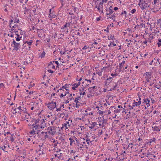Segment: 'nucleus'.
<instances>
[{
	"instance_id": "f257e3e1",
	"label": "nucleus",
	"mask_w": 161,
	"mask_h": 161,
	"mask_svg": "<svg viewBox=\"0 0 161 161\" xmlns=\"http://www.w3.org/2000/svg\"><path fill=\"white\" fill-rule=\"evenodd\" d=\"M56 103L52 101L51 102L49 103L47 105V107L50 110H53L56 108Z\"/></svg>"
},
{
	"instance_id": "f03ea898",
	"label": "nucleus",
	"mask_w": 161,
	"mask_h": 161,
	"mask_svg": "<svg viewBox=\"0 0 161 161\" xmlns=\"http://www.w3.org/2000/svg\"><path fill=\"white\" fill-rule=\"evenodd\" d=\"M113 78L112 77H109L107 78L106 80V81L104 82L105 86H107L109 85L111 82L112 81Z\"/></svg>"
},
{
	"instance_id": "7ed1b4c3",
	"label": "nucleus",
	"mask_w": 161,
	"mask_h": 161,
	"mask_svg": "<svg viewBox=\"0 0 161 161\" xmlns=\"http://www.w3.org/2000/svg\"><path fill=\"white\" fill-rule=\"evenodd\" d=\"M112 8V6H111L109 8L108 10L106 9L107 12L106 14L107 15H110L114 12V11L113 10Z\"/></svg>"
},
{
	"instance_id": "20e7f679",
	"label": "nucleus",
	"mask_w": 161,
	"mask_h": 161,
	"mask_svg": "<svg viewBox=\"0 0 161 161\" xmlns=\"http://www.w3.org/2000/svg\"><path fill=\"white\" fill-rule=\"evenodd\" d=\"M14 32L15 33V34L17 36V37H15L16 40L17 41H19L22 38V36H20L18 32L16 31H14Z\"/></svg>"
},
{
	"instance_id": "39448f33",
	"label": "nucleus",
	"mask_w": 161,
	"mask_h": 161,
	"mask_svg": "<svg viewBox=\"0 0 161 161\" xmlns=\"http://www.w3.org/2000/svg\"><path fill=\"white\" fill-rule=\"evenodd\" d=\"M14 48L13 49V50H15L16 51H17L18 49H19V48L20 47V45L19 43H16V44L13 47Z\"/></svg>"
},
{
	"instance_id": "423d86ee",
	"label": "nucleus",
	"mask_w": 161,
	"mask_h": 161,
	"mask_svg": "<svg viewBox=\"0 0 161 161\" xmlns=\"http://www.w3.org/2000/svg\"><path fill=\"white\" fill-rule=\"evenodd\" d=\"M149 7V5L148 3H146L145 2L144 3V4H142V6H140L141 9L143 10L145 9L146 8Z\"/></svg>"
},
{
	"instance_id": "0eeeda50",
	"label": "nucleus",
	"mask_w": 161,
	"mask_h": 161,
	"mask_svg": "<svg viewBox=\"0 0 161 161\" xmlns=\"http://www.w3.org/2000/svg\"><path fill=\"white\" fill-rule=\"evenodd\" d=\"M78 19V17H76L75 19L74 20H71V21L70 22V23H71V26H73L74 25L76 24L77 22V20Z\"/></svg>"
},
{
	"instance_id": "6e6552de",
	"label": "nucleus",
	"mask_w": 161,
	"mask_h": 161,
	"mask_svg": "<svg viewBox=\"0 0 161 161\" xmlns=\"http://www.w3.org/2000/svg\"><path fill=\"white\" fill-rule=\"evenodd\" d=\"M42 122L41 123V124H43V125H40V127L41 128L43 129L44 128V126L46 125V123H45V121L44 120V119H42V120L41 119Z\"/></svg>"
},
{
	"instance_id": "1a4fd4ad",
	"label": "nucleus",
	"mask_w": 161,
	"mask_h": 161,
	"mask_svg": "<svg viewBox=\"0 0 161 161\" xmlns=\"http://www.w3.org/2000/svg\"><path fill=\"white\" fill-rule=\"evenodd\" d=\"M70 85L69 84H66L64 86H62V88L64 89L67 91H69V90L67 89L69 88V85Z\"/></svg>"
},
{
	"instance_id": "9d476101",
	"label": "nucleus",
	"mask_w": 161,
	"mask_h": 161,
	"mask_svg": "<svg viewBox=\"0 0 161 161\" xmlns=\"http://www.w3.org/2000/svg\"><path fill=\"white\" fill-rule=\"evenodd\" d=\"M14 23H19V19H17L16 16L17 17L18 16V14H16V15H14Z\"/></svg>"
},
{
	"instance_id": "9b49d317",
	"label": "nucleus",
	"mask_w": 161,
	"mask_h": 161,
	"mask_svg": "<svg viewBox=\"0 0 161 161\" xmlns=\"http://www.w3.org/2000/svg\"><path fill=\"white\" fill-rule=\"evenodd\" d=\"M144 103H146V104L147 105V107H148L150 106L149 102H150V100H148V98H146L145 99L143 100Z\"/></svg>"
},
{
	"instance_id": "f8f14e48",
	"label": "nucleus",
	"mask_w": 161,
	"mask_h": 161,
	"mask_svg": "<svg viewBox=\"0 0 161 161\" xmlns=\"http://www.w3.org/2000/svg\"><path fill=\"white\" fill-rule=\"evenodd\" d=\"M125 61H123L122 62V63H119V69H120L119 72H120L121 71V69L122 68V67H123L124 64L125 63Z\"/></svg>"
},
{
	"instance_id": "ddd939ff",
	"label": "nucleus",
	"mask_w": 161,
	"mask_h": 161,
	"mask_svg": "<svg viewBox=\"0 0 161 161\" xmlns=\"http://www.w3.org/2000/svg\"><path fill=\"white\" fill-rule=\"evenodd\" d=\"M152 129L153 130L157 131H159L160 129L158 128V127L155 126L154 127H152Z\"/></svg>"
},
{
	"instance_id": "4468645a",
	"label": "nucleus",
	"mask_w": 161,
	"mask_h": 161,
	"mask_svg": "<svg viewBox=\"0 0 161 161\" xmlns=\"http://www.w3.org/2000/svg\"><path fill=\"white\" fill-rule=\"evenodd\" d=\"M18 25L15 24L14 26H12V28L11 29V31H9V32L11 33H12L13 31H16V30H15L14 29V28L16 27H18Z\"/></svg>"
},
{
	"instance_id": "2eb2a0df",
	"label": "nucleus",
	"mask_w": 161,
	"mask_h": 161,
	"mask_svg": "<svg viewBox=\"0 0 161 161\" xmlns=\"http://www.w3.org/2000/svg\"><path fill=\"white\" fill-rule=\"evenodd\" d=\"M141 101H138V102H134L133 103V105H134L135 106H139L141 104Z\"/></svg>"
},
{
	"instance_id": "dca6fc26",
	"label": "nucleus",
	"mask_w": 161,
	"mask_h": 161,
	"mask_svg": "<svg viewBox=\"0 0 161 161\" xmlns=\"http://www.w3.org/2000/svg\"><path fill=\"white\" fill-rule=\"evenodd\" d=\"M97 124L96 122H92L91 124V126H89V128L91 129H93L95 127V126L97 125Z\"/></svg>"
},
{
	"instance_id": "f3484780",
	"label": "nucleus",
	"mask_w": 161,
	"mask_h": 161,
	"mask_svg": "<svg viewBox=\"0 0 161 161\" xmlns=\"http://www.w3.org/2000/svg\"><path fill=\"white\" fill-rule=\"evenodd\" d=\"M139 3L138 5L139 6H142V4H143L144 3H145V1L142 0H139Z\"/></svg>"
},
{
	"instance_id": "a211bd4d",
	"label": "nucleus",
	"mask_w": 161,
	"mask_h": 161,
	"mask_svg": "<svg viewBox=\"0 0 161 161\" xmlns=\"http://www.w3.org/2000/svg\"><path fill=\"white\" fill-rule=\"evenodd\" d=\"M158 42L157 43L158 46V47H160L161 46V39H158Z\"/></svg>"
},
{
	"instance_id": "6ab92c4d",
	"label": "nucleus",
	"mask_w": 161,
	"mask_h": 161,
	"mask_svg": "<svg viewBox=\"0 0 161 161\" xmlns=\"http://www.w3.org/2000/svg\"><path fill=\"white\" fill-rule=\"evenodd\" d=\"M116 14H117L116 13L115 14V13H114L113 15H111V17H108L107 18V19H108L110 18V19H113L114 18V17H115V15Z\"/></svg>"
},
{
	"instance_id": "aec40b11",
	"label": "nucleus",
	"mask_w": 161,
	"mask_h": 161,
	"mask_svg": "<svg viewBox=\"0 0 161 161\" xmlns=\"http://www.w3.org/2000/svg\"><path fill=\"white\" fill-rule=\"evenodd\" d=\"M155 140L156 139L154 137L152 139H150L148 144L149 143H151L152 142H155Z\"/></svg>"
},
{
	"instance_id": "412c9836",
	"label": "nucleus",
	"mask_w": 161,
	"mask_h": 161,
	"mask_svg": "<svg viewBox=\"0 0 161 161\" xmlns=\"http://www.w3.org/2000/svg\"><path fill=\"white\" fill-rule=\"evenodd\" d=\"M32 40H31L30 42L26 41L24 42L25 44L27 43L29 46H31L32 43Z\"/></svg>"
},
{
	"instance_id": "4be33fe9",
	"label": "nucleus",
	"mask_w": 161,
	"mask_h": 161,
	"mask_svg": "<svg viewBox=\"0 0 161 161\" xmlns=\"http://www.w3.org/2000/svg\"><path fill=\"white\" fill-rule=\"evenodd\" d=\"M126 14H127V13H126V11H124L121 13L120 15H121L122 16V17H123V14H125V15L124 16V17L125 18L126 17Z\"/></svg>"
},
{
	"instance_id": "5701e85b",
	"label": "nucleus",
	"mask_w": 161,
	"mask_h": 161,
	"mask_svg": "<svg viewBox=\"0 0 161 161\" xmlns=\"http://www.w3.org/2000/svg\"><path fill=\"white\" fill-rule=\"evenodd\" d=\"M40 121V119H36L35 120V124H33L32 125V126H33L34 125H35L37 124L38 123H39V122Z\"/></svg>"
},
{
	"instance_id": "b1692460",
	"label": "nucleus",
	"mask_w": 161,
	"mask_h": 161,
	"mask_svg": "<svg viewBox=\"0 0 161 161\" xmlns=\"http://www.w3.org/2000/svg\"><path fill=\"white\" fill-rule=\"evenodd\" d=\"M16 42H15V40L13 39V42H12L11 46L12 47H13L15 45V44L16 43Z\"/></svg>"
},
{
	"instance_id": "393cba45",
	"label": "nucleus",
	"mask_w": 161,
	"mask_h": 161,
	"mask_svg": "<svg viewBox=\"0 0 161 161\" xmlns=\"http://www.w3.org/2000/svg\"><path fill=\"white\" fill-rule=\"evenodd\" d=\"M40 127V125L39 124H36L34 126H33V128H34L35 129H37L38 128H39V127Z\"/></svg>"
},
{
	"instance_id": "a878e982",
	"label": "nucleus",
	"mask_w": 161,
	"mask_h": 161,
	"mask_svg": "<svg viewBox=\"0 0 161 161\" xmlns=\"http://www.w3.org/2000/svg\"><path fill=\"white\" fill-rule=\"evenodd\" d=\"M81 98L80 96H78L77 97L75 98L74 102H78V100H79Z\"/></svg>"
},
{
	"instance_id": "bb28decb",
	"label": "nucleus",
	"mask_w": 161,
	"mask_h": 161,
	"mask_svg": "<svg viewBox=\"0 0 161 161\" xmlns=\"http://www.w3.org/2000/svg\"><path fill=\"white\" fill-rule=\"evenodd\" d=\"M75 85H76V83H74L72 85L73 87L72 88L73 90H76L75 88H77V87H76V86H75Z\"/></svg>"
},
{
	"instance_id": "cd10ccee",
	"label": "nucleus",
	"mask_w": 161,
	"mask_h": 161,
	"mask_svg": "<svg viewBox=\"0 0 161 161\" xmlns=\"http://www.w3.org/2000/svg\"><path fill=\"white\" fill-rule=\"evenodd\" d=\"M45 53L44 51L43 52V53L41 54L40 57L41 58H44L45 56Z\"/></svg>"
},
{
	"instance_id": "c85d7f7f",
	"label": "nucleus",
	"mask_w": 161,
	"mask_h": 161,
	"mask_svg": "<svg viewBox=\"0 0 161 161\" xmlns=\"http://www.w3.org/2000/svg\"><path fill=\"white\" fill-rule=\"evenodd\" d=\"M75 102L76 103L75 107L77 108H78L80 105V103L79 102Z\"/></svg>"
},
{
	"instance_id": "c756f323",
	"label": "nucleus",
	"mask_w": 161,
	"mask_h": 161,
	"mask_svg": "<svg viewBox=\"0 0 161 161\" xmlns=\"http://www.w3.org/2000/svg\"><path fill=\"white\" fill-rule=\"evenodd\" d=\"M111 25V24H110V25H108L107 27V30L106 29H104V31H106L107 32H108L109 31L108 30L109 29V27Z\"/></svg>"
},
{
	"instance_id": "7c9ffc66",
	"label": "nucleus",
	"mask_w": 161,
	"mask_h": 161,
	"mask_svg": "<svg viewBox=\"0 0 161 161\" xmlns=\"http://www.w3.org/2000/svg\"><path fill=\"white\" fill-rule=\"evenodd\" d=\"M103 69H102V70H99L98 72L97 73L99 76H101L102 75V72Z\"/></svg>"
},
{
	"instance_id": "2f4dec72",
	"label": "nucleus",
	"mask_w": 161,
	"mask_h": 161,
	"mask_svg": "<svg viewBox=\"0 0 161 161\" xmlns=\"http://www.w3.org/2000/svg\"><path fill=\"white\" fill-rule=\"evenodd\" d=\"M154 86L155 87L157 88L158 89H160V88L161 87V85H154Z\"/></svg>"
},
{
	"instance_id": "473e14b6",
	"label": "nucleus",
	"mask_w": 161,
	"mask_h": 161,
	"mask_svg": "<svg viewBox=\"0 0 161 161\" xmlns=\"http://www.w3.org/2000/svg\"><path fill=\"white\" fill-rule=\"evenodd\" d=\"M29 10V9H27L26 8H25V10H24V14H25L26 13H27Z\"/></svg>"
},
{
	"instance_id": "72a5a7b5",
	"label": "nucleus",
	"mask_w": 161,
	"mask_h": 161,
	"mask_svg": "<svg viewBox=\"0 0 161 161\" xmlns=\"http://www.w3.org/2000/svg\"><path fill=\"white\" fill-rule=\"evenodd\" d=\"M75 34L76 35H78V36H81L80 32L77 31H75Z\"/></svg>"
},
{
	"instance_id": "f704fd0d",
	"label": "nucleus",
	"mask_w": 161,
	"mask_h": 161,
	"mask_svg": "<svg viewBox=\"0 0 161 161\" xmlns=\"http://www.w3.org/2000/svg\"><path fill=\"white\" fill-rule=\"evenodd\" d=\"M120 109H117L114 111L115 113H118L120 112Z\"/></svg>"
},
{
	"instance_id": "c9c22d12",
	"label": "nucleus",
	"mask_w": 161,
	"mask_h": 161,
	"mask_svg": "<svg viewBox=\"0 0 161 161\" xmlns=\"http://www.w3.org/2000/svg\"><path fill=\"white\" fill-rule=\"evenodd\" d=\"M66 23L67 25V27H69L70 26H71V23H70V22L68 23L66 22Z\"/></svg>"
},
{
	"instance_id": "e433bc0d",
	"label": "nucleus",
	"mask_w": 161,
	"mask_h": 161,
	"mask_svg": "<svg viewBox=\"0 0 161 161\" xmlns=\"http://www.w3.org/2000/svg\"><path fill=\"white\" fill-rule=\"evenodd\" d=\"M98 132V135L100 136L103 134V130H99Z\"/></svg>"
},
{
	"instance_id": "4c0bfd02",
	"label": "nucleus",
	"mask_w": 161,
	"mask_h": 161,
	"mask_svg": "<svg viewBox=\"0 0 161 161\" xmlns=\"http://www.w3.org/2000/svg\"><path fill=\"white\" fill-rule=\"evenodd\" d=\"M53 62H55V64H57V66L56 67H58V66H59V63H58V61H53Z\"/></svg>"
},
{
	"instance_id": "58836bf2",
	"label": "nucleus",
	"mask_w": 161,
	"mask_h": 161,
	"mask_svg": "<svg viewBox=\"0 0 161 161\" xmlns=\"http://www.w3.org/2000/svg\"><path fill=\"white\" fill-rule=\"evenodd\" d=\"M152 74L151 72H146V76H151Z\"/></svg>"
},
{
	"instance_id": "ea45409f",
	"label": "nucleus",
	"mask_w": 161,
	"mask_h": 161,
	"mask_svg": "<svg viewBox=\"0 0 161 161\" xmlns=\"http://www.w3.org/2000/svg\"><path fill=\"white\" fill-rule=\"evenodd\" d=\"M111 44H113L114 47V46H116V44H115L114 43H113L112 42H111L108 45V46L109 47H110L111 46Z\"/></svg>"
},
{
	"instance_id": "a19ab883",
	"label": "nucleus",
	"mask_w": 161,
	"mask_h": 161,
	"mask_svg": "<svg viewBox=\"0 0 161 161\" xmlns=\"http://www.w3.org/2000/svg\"><path fill=\"white\" fill-rule=\"evenodd\" d=\"M129 107H130V108L129 109L130 110H131V109H133V107H135L134 105H133L132 107L130 105H129Z\"/></svg>"
},
{
	"instance_id": "79ce46f5",
	"label": "nucleus",
	"mask_w": 161,
	"mask_h": 161,
	"mask_svg": "<svg viewBox=\"0 0 161 161\" xmlns=\"http://www.w3.org/2000/svg\"><path fill=\"white\" fill-rule=\"evenodd\" d=\"M4 85L3 83H1L0 84V89L1 88L4 87Z\"/></svg>"
},
{
	"instance_id": "37998d69",
	"label": "nucleus",
	"mask_w": 161,
	"mask_h": 161,
	"mask_svg": "<svg viewBox=\"0 0 161 161\" xmlns=\"http://www.w3.org/2000/svg\"><path fill=\"white\" fill-rule=\"evenodd\" d=\"M156 80L155 79H154V80H153V82H152V83H150L149 84V86H151L153 85V84L154 83V81H155Z\"/></svg>"
},
{
	"instance_id": "c03bdc74",
	"label": "nucleus",
	"mask_w": 161,
	"mask_h": 161,
	"mask_svg": "<svg viewBox=\"0 0 161 161\" xmlns=\"http://www.w3.org/2000/svg\"><path fill=\"white\" fill-rule=\"evenodd\" d=\"M23 111L24 112V113H26L27 114H28V115L29 116H30V114H28L27 112H26V111H27V109H26V108H24V109L23 110Z\"/></svg>"
},
{
	"instance_id": "a18cd8bd",
	"label": "nucleus",
	"mask_w": 161,
	"mask_h": 161,
	"mask_svg": "<svg viewBox=\"0 0 161 161\" xmlns=\"http://www.w3.org/2000/svg\"><path fill=\"white\" fill-rule=\"evenodd\" d=\"M110 38L113 40H115V38L114 37V36L111 35L110 36Z\"/></svg>"
},
{
	"instance_id": "49530a36",
	"label": "nucleus",
	"mask_w": 161,
	"mask_h": 161,
	"mask_svg": "<svg viewBox=\"0 0 161 161\" xmlns=\"http://www.w3.org/2000/svg\"><path fill=\"white\" fill-rule=\"evenodd\" d=\"M98 110V113L100 114H103V112L101 111V110Z\"/></svg>"
},
{
	"instance_id": "de8ad7c7",
	"label": "nucleus",
	"mask_w": 161,
	"mask_h": 161,
	"mask_svg": "<svg viewBox=\"0 0 161 161\" xmlns=\"http://www.w3.org/2000/svg\"><path fill=\"white\" fill-rule=\"evenodd\" d=\"M47 71L51 73H53L54 72L53 71L50 69H48L47 70Z\"/></svg>"
},
{
	"instance_id": "09e8293b",
	"label": "nucleus",
	"mask_w": 161,
	"mask_h": 161,
	"mask_svg": "<svg viewBox=\"0 0 161 161\" xmlns=\"http://www.w3.org/2000/svg\"><path fill=\"white\" fill-rule=\"evenodd\" d=\"M136 11V9H133L131 10V12L132 14H134Z\"/></svg>"
},
{
	"instance_id": "8fccbe9b",
	"label": "nucleus",
	"mask_w": 161,
	"mask_h": 161,
	"mask_svg": "<svg viewBox=\"0 0 161 161\" xmlns=\"http://www.w3.org/2000/svg\"><path fill=\"white\" fill-rule=\"evenodd\" d=\"M117 85H118L117 84V83L114 86L113 88H112L113 90H115L116 88V86H117Z\"/></svg>"
},
{
	"instance_id": "3c124183",
	"label": "nucleus",
	"mask_w": 161,
	"mask_h": 161,
	"mask_svg": "<svg viewBox=\"0 0 161 161\" xmlns=\"http://www.w3.org/2000/svg\"><path fill=\"white\" fill-rule=\"evenodd\" d=\"M67 27V25H66V23H65V24L64 25V26H63L61 28L62 29H64L65 28H66Z\"/></svg>"
},
{
	"instance_id": "603ef678",
	"label": "nucleus",
	"mask_w": 161,
	"mask_h": 161,
	"mask_svg": "<svg viewBox=\"0 0 161 161\" xmlns=\"http://www.w3.org/2000/svg\"><path fill=\"white\" fill-rule=\"evenodd\" d=\"M89 47H87L86 46H85L82 48V49H83V50L86 49L87 48H89Z\"/></svg>"
},
{
	"instance_id": "864d4df0",
	"label": "nucleus",
	"mask_w": 161,
	"mask_h": 161,
	"mask_svg": "<svg viewBox=\"0 0 161 161\" xmlns=\"http://www.w3.org/2000/svg\"><path fill=\"white\" fill-rule=\"evenodd\" d=\"M66 95H65V94H63V93H61L60 95V97H61V98H62V97H64V96H65Z\"/></svg>"
},
{
	"instance_id": "5fc2aeb1",
	"label": "nucleus",
	"mask_w": 161,
	"mask_h": 161,
	"mask_svg": "<svg viewBox=\"0 0 161 161\" xmlns=\"http://www.w3.org/2000/svg\"><path fill=\"white\" fill-rule=\"evenodd\" d=\"M101 18H102V17L100 16H99V17L97 18L96 19L97 20V21H99L101 19Z\"/></svg>"
},
{
	"instance_id": "6e6d98bb",
	"label": "nucleus",
	"mask_w": 161,
	"mask_h": 161,
	"mask_svg": "<svg viewBox=\"0 0 161 161\" xmlns=\"http://www.w3.org/2000/svg\"><path fill=\"white\" fill-rule=\"evenodd\" d=\"M86 88V86H83V87L81 88L80 89H81V92L83 91Z\"/></svg>"
},
{
	"instance_id": "4d7b16f0",
	"label": "nucleus",
	"mask_w": 161,
	"mask_h": 161,
	"mask_svg": "<svg viewBox=\"0 0 161 161\" xmlns=\"http://www.w3.org/2000/svg\"><path fill=\"white\" fill-rule=\"evenodd\" d=\"M69 140L70 141V142H75L74 140H73L72 137H70L69 138Z\"/></svg>"
},
{
	"instance_id": "13d9d810",
	"label": "nucleus",
	"mask_w": 161,
	"mask_h": 161,
	"mask_svg": "<svg viewBox=\"0 0 161 161\" xmlns=\"http://www.w3.org/2000/svg\"><path fill=\"white\" fill-rule=\"evenodd\" d=\"M60 52L62 55H63L65 53V52H63L62 51H61Z\"/></svg>"
},
{
	"instance_id": "bf43d9fd",
	"label": "nucleus",
	"mask_w": 161,
	"mask_h": 161,
	"mask_svg": "<svg viewBox=\"0 0 161 161\" xmlns=\"http://www.w3.org/2000/svg\"><path fill=\"white\" fill-rule=\"evenodd\" d=\"M80 81L79 82H78L77 84L76 83V85H75L76 86V87H78V86L80 85Z\"/></svg>"
},
{
	"instance_id": "052dcab7",
	"label": "nucleus",
	"mask_w": 161,
	"mask_h": 161,
	"mask_svg": "<svg viewBox=\"0 0 161 161\" xmlns=\"http://www.w3.org/2000/svg\"><path fill=\"white\" fill-rule=\"evenodd\" d=\"M10 141L12 142H13L14 141V138L13 137H10Z\"/></svg>"
},
{
	"instance_id": "680f3d73",
	"label": "nucleus",
	"mask_w": 161,
	"mask_h": 161,
	"mask_svg": "<svg viewBox=\"0 0 161 161\" xmlns=\"http://www.w3.org/2000/svg\"><path fill=\"white\" fill-rule=\"evenodd\" d=\"M52 65H53V64L52 63V62L51 61L49 62V63L48 64V66H50Z\"/></svg>"
},
{
	"instance_id": "e2e57ef3",
	"label": "nucleus",
	"mask_w": 161,
	"mask_h": 161,
	"mask_svg": "<svg viewBox=\"0 0 161 161\" xmlns=\"http://www.w3.org/2000/svg\"><path fill=\"white\" fill-rule=\"evenodd\" d=\"M60 1H61V4H62L61 7H62L63 6L64 4L63 3L64 1L63 0H60Z\"/></svg>"
},
{
	"instance_id": "0e129e2a",
	"label": "nucleus",
	"mask_w": 161,
	"mask_h": 161,
	"mask_svg": "<svg viewBox=\"0 0 161 161\" xmlns=\"http://www.w3.org/2000/svg\"><path fill=\"white\" fill-rule=\"evenodd\" d=\"M103 159L102 161H105L107 159V158H106V157L104 158V156L103 157Z\"/></svg>"
},
{
	"instance_id": "69168bd1",
	"label": "nucleus",
	"mask_w": 161,
	"mask_h": 161,
	"mask_svg": "<svg viewBox=\"0 0 161 161\" xmlns=\"http://www.w3.org/2000/svg\"><path fill=\"white\" fill-rule=\"evenodd\" d=\"M67 124L66 123H64V125H63L64 127L65 126L66 127V129L68 128L67 127Z\"/></svg>"
},
{
	"instance_id": "338daca9",
	"label": "nucleus",
	"mask_w": 161,
	"mask_h": 161,
	"mask_svg": "<svg viewBox=\"0 0 161 161\" xmlns=\"http://www.w3.org/2000/svg\"><path fill=\"white\" fill-rule=\"evenodd\" d=\"M61 107H60L59 108H58L56 109V111H60L61 110Z\"/></svg>"
},
{
	"instance_id": "774afa93",
	"label": "nucleus",
	"mask_w": 161,
	"mask_h": 161,
	"mask_svg": "<svg viewBox=\"0 0 161 161\" xmlns=\"http://www.w3.org/2000/svg\"><path fill=\"white\" fill-rule=\"evenodd\" d=\"M118 9V7H115L114 8V10L115 11H116Z\"/></svg>"
}]
</instances>
